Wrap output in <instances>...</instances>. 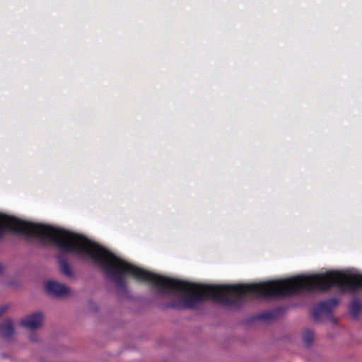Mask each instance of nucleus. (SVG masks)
Instances as JSON below:
<instances>
[{
	"instance_id": "nucleus-9",
	"label": "nucleus",
	"mask_w": 362,
	"mask_h": 362,
	"mask_svg": "<svg viewBox=\"0 0 362 362\" xmlns=\"http://www.w3.org/2000/svg\"><path fill=\"white\" fill-rule=\"evenodd\" d=\"M30 339L32 341H37V337L36 336H35L34 334L30 335Z\"/></svg>"
},
{
	"instance_id": "nucleus-10",
	"label": "nucleus",
	"mask_w": 362,
	"mask_h": 362,
	"mask_svg": "<svg viewBox=\"0 0 362 362\" xmlns=\"http://www.w3.org/2000/svg\"><path fill=\"white\" fill-rule=\"evenodd\" d=\"M2 270V266L0 265V272H1Z\"/></svg>"
},
{
	"instance_id": "nucleus-7",
	"label": "nucleus",
	"mask_w": 362,
	"mask_h": 362,
	"mask_svg": "<svg viewBox=\"0 0 362 362\" xmlns=\"http://www.w3.org/2000/svg\"><path fill=\"white\" fill-rule=\"evenodd\" d=\"M362 310V303L358 300H354L350 305V311L354 316L358 315Z\"/></svg>"
},
{
	"instance_id": "nucleus-3",
	"label": "nucleus",
	"mask_w": 362,
	"mask_h": 362,
	"mask_svg": "<svg viewBox=\"0 0 362 362\" xmlns=\"http://www.w3.org/2000/svg\"><path fill=\"white\" fill-rule=\"evenodd\" d=\"M336 298H330L317 304L314 308L313 315L315 319L318 320L322 315L329 313L337 305Z\"/></svg>"
},
{
	"instance_id": "nucleus-1",
	"label": "nucleus",
	"mask_w": 362,
	"mask_h": 362,
	"mask_svg": "<svg viewBox=\"0 0 362 362\" xmlns=\"http://www.w3.org/2000/svg\"><path fill=\"white\" fill-rule=\"evenodd\" d=\"M47 291L53 296L63 298L71 294V290L62 283L57 281H47L45 284Z\"/></svg>"
},
{
	"instance_id": "nucleus-2",
	"label": "nucleus",
	"mask_w": 362,
	"mask_h": 362,
	"mask_svg": "<svg viewBox=\"0 0 362 362\" xmlns=\"http://www.w3.org/2000/svg\"><path fill=\"white\" fill-rule=\"evenodd\" d=\"M44 321V315L41 312H35L23 317L21 320V325L30 330L37 329L42 327Z\"/></svg>"
},
{
	"instance_id": "nucleus-4",
	"label": "nucleus",
	"mask_w": 362,
	"mask_h": 362,
	"mask_svg": "<svg viewBox=\"0 0 362 362\" xmlns=\"http://www.w3.org/2000/svg\"><path fill=\"white\" fill-rule=\"evenodd\" d=\"M14 333L12 322L7 320L0 325V335L5 339H10Z\"/></svg>"
},
{
	"instance_id": "nucleus-6",
	"label": "nucleus",
	"mask_w": 362,
	"mask_h": 362,
	"mask_svg": "<svg viewBox=\"0 0 362 362\" xmlns=\"http://www.w3.org/2000/svg\"><path fill=\"white\" fill-rule=\"evenodd\" d=\"M314 332L310 329H305L302 332V339L305 346H310L314 340Z\"/></svg>"
},
{
	"instance_id": "nucleus-8",
	"label": "nucleus",
	"mask_w": 362,
	"mask_h": 362,
	"mask_svg": "<svg viewBox=\"0 0 362 362\" xmlns=\"http://www.w3.org/2000/svg\"><path fill=\"white\" fill-rule=\"evenodd\" d=\"M8 308V306L6 305H0V315H2Z\"/></svg>"
},
{
	"instance_id": "nucleus-5",
	"label": "nucleus",
	"mask_w": 362,
	"mask_h": 362,
	"mask_svg": "<svg viewBox=\"0 0 362 362\" xmlns=\"http://www.w3.org/2000/svg\"><path fill=\"white\" fill-rule=\"evenodd\" d=\"M59 265L61 272L67 277H71L73 276L72 269L69 262L62 259H59Z\"/></svg>"
}]
</instances>
